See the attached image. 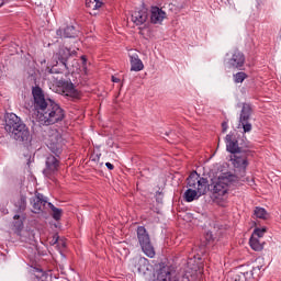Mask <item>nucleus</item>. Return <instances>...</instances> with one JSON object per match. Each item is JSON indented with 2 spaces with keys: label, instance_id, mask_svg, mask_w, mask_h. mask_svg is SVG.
<instances>
[{
  "label": "nucleus",
  "instance_id": "f257e3e1",
  "mask_svg": "<svg viewBox=\"0 0 281 281\" xmlns=\"http://www.w3.org/2000/svg\"><path fill=\"white\" fill-rule=\"evenodd\" d=\"M32 93L36 120L40 124H56V122L63 121L65 112H63V109L58 104L49 99H45V94L41 88H33Z\"/></svg>",
  "mask_w": 281,
  "mask_h": 281
},
{
  "label": "nucleus",
  "instance_id": "f03ea898",
  "mask_svg": "<svg viewBox=\"0 0 281 281\" xmlns=\"http://www.w3.org/2000/svg\"><path fill=\"white\" fill-rule=\"evenodd\" d=\"M236 181H238V177L229 171H222L211 180L209 190L213 193L214 201L217 205H221L222 207L225 206L229 186H232V183H236Z\"/></svg>",
  "mask_w": 281,
  "mask_h": 281
},
{
  "label": "nucleus",
  "instance_id": "7ed1b4c3",
  "mask_svg": "<svg viewBox=\"0 0 281 281\" xmlns=\"http://www.w3.org/2000/svg\"><path fill=\"white\" fill-rule=\"evenodd\" d=\"M4 131L15 139L16 142H23V144H30L32 142V134H30V130L27 126L23 124L21 117H19L14 113H9L4 117Z\"/></svg>",
  "mask_w": 281,
  "mask_h": 281
},
{
  "label": "nucleus",
  "instance_id": "20e7f679",
  "mask_svg": "<svg viewBox=\"0 0 281 281\" xmlns=\"http://www.w3.org/2000/svg\"><path fill=\"white\" fill-rule=\"evenodd\" d=\"M137 238L143 254H145V256L148 258H153L155 256V247H153V244L150 243V236L146 232V228L142 226L138 227Z\"/></svg>",
  "mask_w": 281,
  "mask_h": 281
},
{
  "label": "nucleus",
  "instance_id": "39448f33",
  "mask_svg": "<svg viewBox=\"0 0 281 281\" xmlns=\"http://www.w3.org/2000/svg\"><path fill=\"white\" fill-rule=\"evenodd\" d=\"M46 144L52 153L58 155L63 148V136L58 130H49L46 137Z\"/></svg>",
  "mask_w": 281,
  "mask_h": 281
},
{
  "label": "nucleus",
  "instance_id": "423d86ee",
  "mask_svg": "<svg viewBox=\"0 0 281 281\" xmlns=\"http://www.w3.org/2000/svg\"><path fill=\"white\" fill-rule=\"evenodd\" d=\"M131 269L133 273L138 276H148L150 273V268L148 265V259L144 257H136L131 261Z\"/></svg>",
  "mask_w": 281,
  "mask_h": 281
},
{
  "label": "nucleus",
  "instance_id": "0eeeda50",
  "mask_svg": "<svg viewBox=\"0 0 281 281\" xmlns=\"http://www.w3.org/2000/svg\"><path fill=\"white\" fill-rule=\"evenodd\" d=\"M254 273L251 272V268L241 266L235 272H232L228 277V281H248L251 280Z\"/></svg>",
  "mask_w": 281,
  "mask_h": 281
},
{
  "label": "nucleus",
  "instance_id": "6e6552de",
  "mask_svg": "<svg viewBox=\"0 0 281 281\" xmlns=\"http://www.w3.org/2000/svg\"><path fill=\"white\" fill-rule=\"evenodd\" d=\"M205 194V187L203 184H200L196 191H194V182H190V187H188V190L184 192V200L188 203H192V201H196L200 196H203Z\"/></svg>",
  "mask_w": 281,
  "mask_h": 281
},
{
  "label": "nucleus",
  "instance_id": "1a4fd4ad",
  "mask_svg": "<svg viewBox=\"0 0 281 281\" xmlns=\"http://www.w3.org/2000/svg\"><path fill=\"white\" fill-rule=\"evenodd\" d=\"M71 56V53L67 48H60L52 58L53 67L60 65V67H67V59Z\"/></svg>",
  "mask_w": 281,
  "mask_h": 281
},
{
  "label": "nucleus",
  "instance_id": "9d476101",
  "mask_svg": "<svg viewBox=\"0 0 281 281\" xmlns=\"http://www.w3.org/2000/svg\"><path fill=\"white\" fill-rule=\"evenodd\" d=\"M194 183V188L193 191L196 192V190H199L200 186L204 187V194L205 192H207V180L205 178H200L199 173H196V171H193L189 178H188V188H190V183Z\"/></svg>",
  "mask_w": 281,
  "mask_h": 281
},
{
  "label": "nucleus",
  "instance_id": "9b49d317",
  "mask_svg": "<svg viewBox=\"0 0 281 281\" xmlns=\"http://www.w3.org/2000/svg\"><path fill=\"white\" fill-rule=\"evenodd\" d=\"M131 71H142L144 69V63L139 59L137 50L128 52Z\"/></svg>",
  "mask_w": 281,
  "mask_h": 281
},
{
  "label": "nucleus",
  "instance_id": "f8f14e48",
  "mask_svg": "<svg viewBox=\"0 0 281 281\" xmlns=\"http://www.w3.org/2000/svg\"><path fill=\"white\" fill-rule=\"evenodd\" d=\"M168 19V13L164 11V9H159V7H153L150 11V21L154 24H161L164 21Z\"/></svg>",
  "mask_w": 281,
  "mask_h": 281
},
{
  "label": "nucleus",
  "instance_id": "ddd939ff",
  "mask_svg": "<svg viewBox=\"0 0 281 281\" xmlns=\"http://www.w3.org/2000/svg\"><path fill=\"white\" fill-rule=\"evenodd\" d=\"M226 150L233 155H240L243 147L238 146V140L233 134L226 135Z\"/></svg>",
  "mask_w": 281,
  "mask_h": 281
},
{
  "label": "nucleus",
  "instance_id": "4468645a",
  "mask_svg": "<svg viewBox=\"0 0 281 281\" xmlns=\"http://www.w3.org/2000/svg\"><path fill=\"white\" fill-rule=\"evenodd\" d=\"M228 56H231L228 58L229 67H243V65L245 64V56L238 50H233L228 54Z\"/></svg>",
  "mask_w": 281,
  "mask_h": 281
},
{
  "label": "nucleus",
  "instance_id": "2eb2a0df",
  "mask_svg": "<svg viewBox=\"0 0 281 281\" xmlns=\"http://www.w3.org/2000/svg\"><path fill=\"white\" fill-rule=\"evenodd\" d=\"M61 93L67 98H71V100H78L80 98V91L76 90L74 83L70 82H66L63 85Z\"/></svg>",
  "mask_w": 281,
  "mask_h": 281
},
{
  "label": "nucleus",
  "instance_id": "dca6fc26",
  "mask_svg": "<svg viewBox=\"0 0 281 281\" xmlns=\"http://www.w3.org/2000/svg\"><path fill=\"white\" fill-rule=\"evenodd\" d=\"M232 164L234 166V168H238L239 170H245V168H247V155H245L241 151L240 154H234V156L231 158Z\"/></svg>",
  "mask_w": 281,
  "mask_h": 281
},
{
  "label": "nucleus",
  "instance_id": "f3484780",
  "mask_svg": "<svg viewBox=\"0 0 281 281\" xmlns=\"http://www.w3.org/2000/svg\"><path fill=\"white\" fill-rule=\"evenodd\" d=\"M46 203H47V201H45L43 199V195L41 193H37L31 202L32 212H34V214H41V212H43V207H45Z\"/></svg>",
  "mask_w": 281,
  "mask_h": 281
},
{
  "label": "nucleus",
  "instance_id": "a211bd4d",
  "mask_svg": "<svg viewBox=\"0 0 281 281\" xmlns=\"http://www.w3.org/2000/svg\"><path fill=\"white\" fill-rule=\"evenodd\" d=\"M58 159L55 156H48L46 159V168L44 169V175H54L58 170Z\"/></svg>",
  "mask_w": 281,
  "mask_h": 281
},
{
  "label": "nucleus",
  "instance_id": "6ab92c4d",
  "mask_svg": "<svg viewBox=\"0 0 281 281\" xmlns=\"http://www.w3.org/2000/svg\"><path fill=\"white\" fill-rule=\"evenodd\" d=\"M146 21H148V11L146 10L135 11L132 14V23L134 25H144Z\"/></svg>",
  "mask_w": 281,
  "mask_h": 281
},
{
  "label": "nucleus",
  "instance_id": "aec40b11",
  "mask_svg": "<svg viewBox=\"0 0 281 281\" xmlns=\"http://www.w3.org/2000/svg\"><path fill=\"white\" fill-rule=\"evenodd\" d=\"M102 5H104V3L100 0H86V7L91 10L90 14L93 16L98 14V10L102 8Z\"/></svg>",
  "mask_w": 281,
  "mask_h": 281
},
{
  "label": "nucleus",
  "instance_id": "412c9836",
  "mask_svg": "<svg viewBox=\"0 0 281 281\" xmlns=\"http://www.w3.org/2000/svg\"><path fill=\"white\" fill-rule=\"evenodd\" d=\"M57 36H59L60 38H74V36H76V29L74 26L59 29L57 30Z\"/></svg>",
  "mask_w": 281,
  "mask_h": 281
},
{
  "label": "nucleus",
  "instance_id": "4be33fe9",
  "mask_svg": "<svg viewBox=\"0 0 281 281\" xmlns=\"http://www.w3.org/2000/svg\"><path fill=\"white\" fill-rule=\"evenodd\" d=\"M250 247L254 251H262L265 249V241L256 237H250Z\"/></svg>",
  "mask_w": 281,
  "mask_h": 281
},
{
  "label": "nucleus",
  "instance_id": "5701e85b",
  "mask_svg": "<svg viewBox=\"0 0 281 281\" xmlns=\"http://www.w3.org/2000/svg\"><path fill=\"white\" fill-rule=\"evenodd\" d=\"M249 115H251V108L247 104H244L239 122H247L249 120Z\"/></svg>",
  "mask_w": 281,
  "mask_h": 281
},
{
  "label": "nucleus",
  "instance_id": "b1692460",
  "mask_svg": "<svg viewBox=\"0 0 281 281\" xmlns=\"http://www.w3.org/2000/svg\"><path fill=\"white\" fill-rule=\"evenodd\" d=\"M48 206L50 207L52 212H53V218H55V221H60V216H63V210L54 206V204L48 203Z\"/></svg>",
  "mask_w": 281,
  "mask_h": 281
},
{
  "label": "nucleus",
  "instance_id": "393cba45",
  "mask_svg": "<svg viewBox=\"0 0 281 281\" xmlns=\"http://www.w3.org/2000/svg\"><path fill=\"white\" fill-rule=\"evenodd\" d=\"M254 215L257 218H267L268 216L267 211L263 207H258V206L255 209Z\"/></svg>",
  "mask_w": 281,
  "mask_h": 281
},
{
  "label": "nucleus",
  "instance_id": "a878e982",
  "mask_svg": "<svg viewBox=\"0 0 281 281\" xmlns=\"http://www.w3.org/2000/svg\"><path fill=\"white\" fill-rule=\"evenodd\" d=\"M265 234H267V228H255L251 238L260 239Z\"/></svg>",
  "mask_w": 281,
  "mask_h": 281
},
{
  "label": "nucleus",
  "instance_id": "bb28decb",
  "mask_svg": "<svg viewBox=\"0 0 281 281\" xmlns=\"http://www.w3.org/2000/svg\"><path fill=\"white\" fill-rule=\"evenodd\" d=\"M16 207H19V210H25L26 205H27V200L25 199V196H21L16 203H15Z\"/></svg>",
  "mask_w": 281,
  "mask_h": 281
},
{
  "label": "nucleus",
  "instance_id": "cd10ccee",
  "mask_svg": "<svg viewBox=\"0 0 281 281\" xmlns=\"http://www.w3.org/2000/svg\"><path fill=\"white\" fill-rule=\"evenodd\" d=\"M235 82L240 83L247 78V75L245 72H237L235 76Z\"/></svg>",
  "mask_w": 281,
  "mask_h": 281
},
{
  "label": "nucleus",
  "instance_id": "c85d7f7f",
  "mask_svg": "<svg viewBox=\"0 0 281 281\" xmlns=\"http://www.w3.org/2000/svg\"><path fill=\"white\" fill-rule=\"evenodd\" d=\"M14 226L19 229L23 226V218H21V215H14Z\"/></svg>",
  "mask_w": 281,
  "mask_h": 281
},
{
  "label": "nucleus",
  "instance_id": "c756f323",
  "mask_svg": "<svg viewBox=\"0 0 281 281\" xmlns=\"http://www.w3.org/2000/svg\"><path fill=\"white\" fill-rule=\"evenodd\" d=\"M240 124L244 128V133H249L251 131V124L249 122L244 121Z\"/></svg>",
  "mask_w": 281,
  "mask_h": 281
},
{
  "label": "nucleus",
  "instance_id": "7c9ffc66",
  "mask_svg": "<svg viewBox=\"0 0 281 281\" xmlns=\"http://www.w3.org/2000/svg\"><path fill=\"white\" fill-rule=\"evenodd\" d=\"M59 240H60V237H58V235H54L53 236V238H52V240L49 241V244L52 245V246H54V245H58V243H59Z\"/></svg>",
  "mask_w": 281,
  "mask_h": 281
},
{
  "label": "nucleus",
  "instance_id": "2f4dec72",
  "mask_svg": "<svg viewBox=\"0 0 281 281\" xmlns=\"http://www.w3.org/2000/svg\"><path fill=\"white\" fill-rule=\"evenodd\" d=\"M57 249H60V247H66L65 240L59 239L58 244H57Z\"/></svg>",
  "mask_w": 281,
  "mask_h": 281
},
{
  "label": "nucleus",
  "instance_id": "473e14b6",
  "mask_svg": "<svg viewBox=\"0 0 281 281\" xmlns=\"http://www.w3.org/2000/svg\"><path fill=\"white\" fill-rule=\"evenodd\" d=\"M222 128H223V133H225L227 131V123H222Z\"/></svg>",
  "mask_w": 281,
  "mask_h": 281
},
{
  "label": "nucleus",
  "instance_id": "72a5a7b5",
  "mask_svg": "<svg viewBox=\"0 0 281 281\" xmlns=\"http://www.w3.org/2000/svg\"><path fill=\"white\" fill-rule=\"evenodd\" d=\"M108 170H113V165L111 162L105 164Z\"/></svg>",
  "mask_w": 281,
  "mask_h": 281
},
{
  "label": "nucleus",
  "instance_id": "f704fd0d",
  "mask_svg": "<svg viewBox=\"0 0 281 281\" xmlns=\"http://www.w3.org/2000/svg\"><path fill=\"white\" fill-rule=\"evenodd\" d=\"M112 82H120V78H117V77H112Z\"/></svg>",
  "mask_w": 281,
  "mask_h": 281
},
{
  "label": "nucleus",
  "instance_id": "c9c22d12",
  "mask_svg": "<svg viewBox=\"0 0 281 281\" xmlns=\"http://www.w3.org/2000/svg\"><path fill=\"white\" fill-rule=\"evenodd\" d=\"M82 61H83V69H86L85 68V63H87V59L85 57H82Z\"/></svg>",
  "mask_w": 281,
  "mask_h": 281
},
{
  "label": "nucleus",
  "instance_id": "e433bc0d",
  "mask_svg": "<svg viewBox=\"0 0 281 281\" xmlns=\"http://www.w3.org/2000/svg\"><path fill=\"white\" fill-rule=\"evenodd\" d=\"M1 5H3V0H0V8H1Z\"/></svg>",
  "mask_w": 281,
  "mask_h": 281
},
{
  "label": "nucleus",
  "instance_id": "4c0bfd02",
  "mask_svg": "<svg viewBox=\"0 0 281 281\" xmlns=\"http://www.w3.org/2000/svg\"><path fill=\"white\" fill-rule=\"evenodd\" d=\"M50 72L54 74V68L50 69Z\"/></svg>",
  "mask_w": 281,
  "mask_h": 281
},
{
  "label": "nucleus",
  "instance_id": "58836bf2",
  "mask_svg": "<svg viewBox=\"0 0 281 281\" xmlns=\"http://www.w3.org/2000/svg\"><path fill=\"white\" fill-rule=\"evenodd\" d=\"M170 10H177V9H175V8L170 7Z\"/></svg>",
  "mask_w": 281,
  "mask_h": 281
},
{
  "label": "nucleus",
  "instance_id": "ea45409f",
  "mask_svg": "<svg viewBox=\"0 0 281 281\" xmlns=\"http://www.w3.org/2000/svg\"><path fill=\"white\" fill-rule=\"evenodd\" d=\"M206 236H207V238H210V236H212V235H211V234H207Z\"/></svg>",
  "mask_w": 281,
  "mask_h": 281
},
{
  "label": "nucleus",
  "instance_id": "a19ab883",
  "mask_svg": "<svg viewBox=\"0 0 281 281\" xmlns=\"http://www.w3.org/2000/svg\"><path fill=\"white\" fill-rule=\"evenodd\" d=\"M173 4H169V8H171Z\"/></svg>",
  "mask_w": 281,
  "mask_h": 281
}]
</instances>
